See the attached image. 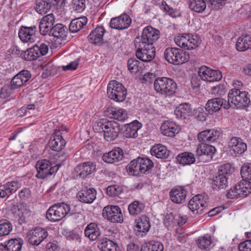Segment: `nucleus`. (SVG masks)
<instances>
[{
  "instance_id": "15",
  "label": "nucleus",
  "mask_w": 251,
  "mask_h": 251,
  "mask_svg": "<svg viewBox=\"0 0 251 251\" xmlns=\"http://www.w3.org/2000/svg\"><path fill=\"white\" fill-rule=\"evenodd\" d=\"M120 130L119 124L114 121H108L103 132L105 140L108 142L114 141L118 137Z\"/></svg>"
},
{
  "instance_id": "24",
  "label": "nucleus",
  "mask_w": 251,
  "mask_h": 251,
  "mask_svg": "<svg viewBox=\"0 0 251 251\" xmlns=\"http://www.w3.org/2000/svg\"><path fill=\"white\" fill-rule=\"evenodd\" d=\"M96 195L97 192L95 189L86 187L78 191L77 197L82 202L91 203L96 199Z\"/></svg>"
},
{
  "instance_id": "35",
  "label": "nucleus",
  "mask_w": 251,
  "mask_h": 251,
  "mask_svg": "<svg viewBox=\"0 0 251 251\" xmlns=\"http://www.w3.org/2000/svg\"><path fill=\"white\" fill-rule=\"evenodd\" d=\"M150 152L152 156L160 159H166L169 156L170 154V151L166 147L160 144L153 146L151 149Z\"/></svg>"
},
{
  "instance_id": "45",
  "label": "nucleus",
  "mask_w": 251,
  "mask_h": 251,
  "mask_svg": "<svg viewBox=\"0 0 251 251\" xmlns=\"http://www.w3.org/2000/svg\"><path fill=\"white\" fill-rule=\"evenodd\" d=\"M227 177L218 174L213 179V187L214 189H224L227 186Z\"/></svg>"
},
{
  "instance_id": "1",
  "label": "nucleus",
  "mask_w": 251,
  "mask_h": 251,
  "mask_svg": "<svg viewBox=\"0 0 251 251\" xmlns=\"http://www.w3.org/2000/svg\"><path fill=\"white\" fill-rule=\"evenodd\" d=\"M155 91L166 96L174 94L176 89V84L172 78L159 77L155 78L153 83Z\"/></svg>"
},
{
  "instance_id": "62",
  "label": "nucleus",
  "mask_w": 251,
  "mask_h": 251,
  "mask_svg": "<svg viewBox=\"0 0 251 251\" xmlns=\"http://www.w3.org/2000/svg\"><path fill=\"white\" fill-rule=\"evenodd\" d=\"M175 223V218L173 214L170 213L165 216L164 220V224L167 227L173 226Z\"/></svg>"
},
{
  "instance_id": "63",
  "label": "nucleus",
  "mask_w": 251,
  "mask_h": 251,
  "mask_svg": "<svg viewBox=\"0 0 251 251\" xmlns=\"http://www.w3.org/2000/svg\"><path fill=\"white\" fill-rule=\"evenodd\" d=\"M34 46L38 49L37 52L39 53V57L46 54L48 51V47L45 44L41 43L39 45H35Z\"/></svg>"
},
{
  "instance_id": "56",
  "label": "nucleus",
  "mask_w": 251,
  "mask_h": 251,
  "mask_svg": "<svg viewBox=\"0 0 251 251\" xmlns=\"http://www.w3.org/2000/svg\"><path fill=\"white\" fill-rule=\"evenodd\" d=\"M122 191V188L116 185L109 186L106 189L107 194L111 197L117 196L120 194Z\"/></svg>"
},
{
  "instance_id": "38",
  "label": "nucleus",
  "mask_w": 251,
  "mask_h": 251,
  "mask_svg": "<svg viewBox=\"0 0 251 251\" xmlns=\"http://www.w3.org/2000/svg\"><path fill=\"white\" fill-rule=\"evenodd\" d=\"M84 234L90 240L95 241L100 235V231L96 224L91 223L86 227Z\"/></svg>"
},
{
  "instance_id": "29",
  "label": "nucleus",
  "mask_w": 251,
  "mask_h": 251,
  "mask_svg": "<svg viewBox=\"0 0 251 251\" xmlns=\"http://www.w3.org/2000/svg\"><path fill=\"white\" fill-rule=\"evenodd\" d=\"M96 169V165L92 162H86L78 165L74 172L79 176L84 178L92 173Z\"/></svg>"
},
{
  "instance_id": "22",
  "label": "nucleus",
  "mask_w": 251,
  "mask_h": 251,
  "mask_svg": "<svg viewBox=\"0 0 251 251\" xmlns=\"http://www.w3.org/2000/svg\"><path fill=\"white\" fill-rule=\"evenodd\" d=\"M222 107L225 109H228L229 103L224 99L217 98L208 100L206 104L205 109L209 113H213L218 111Z\"/></svg>"
},
{
  "instance_id": "23",
  "label": "nucleus",
  "mask_w": 251,
  "mask_h": 251,
  "mask_svg": "<svg viewBox=\"0 0 251 251\" xmlns=\"http://www.w3.org/2000/svg\"><path fill=\"white\" fill-rule=\"evenodd\" d=\"M68 32L67 27L62 24H57L53 26L49 33L50 36L54 37L55 42L61 44L62 40H65Z\"/></svg>"
},
{
  "instance_id": "32",
  "label": "nucleus",
  "mask_w": 251,
  "mask_h": 251,
  "mask_svg": "<svg viewBox=\"0 0 251 251\" xmlns=\"http://www.w3.org/2000/svg\"><path fill=\"white\" fill-rule=\"evenodd\" d=\"M105 32L104 28L102 26H97L93 30L88 36L90 43L93 44H99L103 41V36Z\"/></svg>"
},
{
  "instance_id": "17",
  "label": "nucleus",
  "mask_w": 251,
  "mask_h": 251,
  "mask_svg": "<svg viewBox=\"0 0 251 251\" xmlns=\"http://www.w3.org/2000/svg\"><path fill=\"white\" fill-rule=\"evenodd\" d=\"M131 24V19L126 14H122L119 17L111 19L110 26L112 28L123 30L129 27Z\"/></svg>"
},
{
  "instance_id": "11",
  "label": "nucleus",
  "mask_w": 251,
  "mask_h": 251,
  "mask_svg": "<svg viewBox=\"0 0 251 251\" xmlns=\"http://www.w3.org/2000/svg\"><path fill=\"white\" fill-rule=\"evenodd\" d=\"M136 49V57L143 62H150L155 55V49L154 46H146L145 45L137 47L136 43H134Z\"/></svg>"
},
{
  "instance_id": "37",
  "label": "nucleus",
  "mask_w": 251,
  "mask_h": 251,
  "mask_svg": "<svg viewBox=\"0 0 251 251\" xmlns=\"http://www.w3.org/2000/svg\"><path fill=\"white\" fill-rule=\"evenodd\" d=\"M108 116L120 121H124L127 118L126 111L120 108L109 107L107 109Z\"/></svg>"
},
{
  "instance_id": "20",
  "label": "nucleus",
  "mask_w": 251,
  "mask_h": 251,
  "mask_svg": "<svg viewBox=\"0 0 251 251\" xmlns=\"http://www.w3.org/2000/svg\"><path fill=\"white\" fill-rule=\"evenodd\" d=\"M187 193V191L183 187L177 186L171 189L170 197L172 202L181 204L185 201Z\"/></svg>"
},
{
  "instance_id": "5",
  "label": "nucleus",
  "mask_w": 251,
  "mask_h": 251,
  "mask_svg": "<svg viewBox=\"0 0 251 251\" xmlns=\"http://www.w3.org/2000/svg\"><path fill=\"white\" fill-rule=\"evenodd\" d=\"M107 93L110 99L117 102H122L126 98V90L122 83L113 80L108 84Z\"/></svg>"
},
{
  "instance_id": "64",
  "label": "nucleus",
  "mask_w": 251,
  "mask_h": 251,
  "mask_svg": "<svg viewBox=\"0 0 251 251\" xmlns=\"http://www.w3.org/2000/svg\"><path fill=\"white\" fill-rule=\"evenodd\" d=\"M239 251H251V240H246L239 244Z\"/></svg>"
},
{
  "instance_id": "33",
  "label": "nucleus",
  "mask_w": 251,
  "mask_h": 251,
  "mask_svg": "<svg viewBox=\"0 0 251 251\" xmlns=\"http://www.w3.org/2000/svg\"><path fill=\"white\" fill-rule=\"evenodd\" d=\"M163 135L173 137L178 132L177 126L173 122L166 121L161 125L160 127Z\"/></svg>"
},
{
  "instance_id": "50",
  "label": "nucleus",
  "mask_w": 251,
  "mask_h": 251,
  "mask_svg": "<svg viewBox=\"0 0 251 251\" xmlns=\"http://www.w3.org/2000/svg\"><path fill=\"white\" fill-rule=\"evenodd\" d=\"M37 48L35 46L28 49L24 54V57L26 61H32L36 60L39 57L38 52H37Z\"/></svg>"
},
{
  "instance_id": "30",
  "label": "nucleus",
  "mask_w": 251,
  "mask_h": 251,
  "mask_svg": "<svg viewBox=\"0 0 251 251\" xmlns=\"http://www.w3.org/2000/svg\"><path fill=\"white\" fill-rule=\"evenodd\" d=\"M216 149L214 146L207 143H201L197 147L196 155L200 158L205 156L208 159H211Z\"/></svg>"
},
{
  "instance_id": "58",
  "label": "nucleus",
  "mask_w": 251,
  "mask_h": 251,
  "mask_svg": "<svg viewBox=\"0 0 251 251\" xmlns=\"http://www.w3.org/2000/svg\"><path fill=\"white\" fill-rule=\"evenodd\" d=\"M111 245H114V242L110 240L105 238L101 240L98 247L102 251H108L111 247Z\"/></svg>"
},
{
  "instance_id": "8",
  "label": "nucleus",
  "mask_w": 251,
  "mask_h": 251,
  "mask_svg": "<svg viewBox=\"0 0 251 251\" xmlns=\"http://www.w3.org/2000/svg\"><path fill=\"white\" fill-rule=\"evenodd\" d=\"M60 165L58 164L52 166L51 162L47 159L39 160L36 164V168L37 170L36 176L41 179H44L56 173Z\"/></svg>"
},
{
  "instance_id": "42",
  "label": "nucleus",
  "mask_w": 251,
  "mask_h": 251,
  "mask_svg": "<svg viewBox=\"0 0 251 251\" xmlns=\"http://www.w3.org/2000/svg\"><path fill=\"white\" fill-rule=\"evenodd\" d=\"M177 161L183 165H191L195 161L194 155L191 152H184L179 153L176 157Z\"/></svg>"
},
{
  "instance_id": "34",
  "label": "nucleus",
  "mask_w": 251,
  "mask_h": 251,
  "mask_svg": "<svg viewBox=\"0 0 251 251\" xmlns=\"http://www.w3.org/2000/svg\"><path fill=\"white\" fill-rule=\"evenodd\" d=\"M142 125L138 121L126 124L124 131L125 136L128 138H136L138 136V131L141 128Z\"/></svg>"
},
{
  "instance_id": "13",
  "label": "nucleus",
  "mask_w": 251,
  "mask_h": 251,
  "mask_svg": "<svg viewBox=\"0 0 251 251\" xmlns=\"http://www.w3.org/2000/svg\"><path fill=\"white\" fill-rule=\"evenodd\" d=\"M198 74L201 79L208 82L219 81L222 77L221 72L214 70L206 66H202L199 69Z\"/></svg>"
},
{
  "instance_id": "47",
  "label": "nucleus",
  "mask_w": 251,
  "mask_h": 251,
  "mask_svg": "<svg viewBox=\"0 0 251 251\" xmlns=\"http://www.w3.org/2000/svg\"><path fill=\"white\" fill-rule=\"evenodd\" d=\"M212 240L210 236L205 235L199 237L197 241V244L199 248L203 250H209Z\"/></svg>"
},
{
  "instance_id": "53",
  "label": "nucleus",
  "mask_w": 251,
  "mask_h": 251,
  "mask_svg": "<svg viewBox=\"0 0 251 251\" xmlns=\"http://www.w3.org/2000/svg\"><path fill=\"white\" fill-rule=\"evenodd\" d=\"M161 9L173 18H176L180 15V12L178 9L172 8L165 2H162Z\"/></svg>"
},
{
  "instance_id": "4",
  "label": "nucleus",
  "mask_w": 251,
  "mask_h": 251,
  "mask_svg": "<svg viewBox=\"0 0 251 251\" xmlns=\"http://www.w3.org/2000/svg\"><path fill=\"white\" fill-rule=\"evenodd\" d=\"M201 41L200 37L197 34H182L175 38L176 44L187 50L195 49L200 45Z\"/></svg>"
},
{
  "instance_id": "49",
  "label": "nucleus",
  "mask_w": 251,
  "mask_h": 251,
  "mask_svg": "<svg viewBox=\"0 0 251 251\" xmlns=\"http://www.w3.org/2000/svg\"><path fill=\"white\" fill-rule=\"evenodd\" d=\"M140 165L141 166L140 169L142 170L143 174L151 170L153 166L152 161L147 157H139L138 158Z\"/></svg>"
},
{
  "instance_id": "46",
  "label": "nucleus",
  "mask_w": 251,
  "mask_h": 251,
  "mask_svg": "<svg viewBox=\"0 0 251 251\" xmlns=\"http://www.w3.org/2000/svg\"><path fill=\"white\" fill-rule=\"evenodd\" d=\"M141 166L138 158L136 160L131 161L127 166V170L128 173L133 176H139L143 174L140 169Z\"/></svg>"
},
{
  "instance_id": "14",
  "label": "nucleus",
  "mask_w": 251,
  "mask_h": 251,
  "mask_svg": "<svg viewBox=\"0 0 251 251\" xmlns=\"http://www.w3.org/2000/svg\"><path fill=\"white\" fill-rule=\"evenodd\" d=\"M228 147L230 153L235 156L242 154L247 149V144L238 137H233L230 139Z\"/></svg>"
},
{
  "instance_id": "3",
  "label": "nucleus",
  "mask_w": 251,
  "mask_h": 251,
  "mask_svg": "<svg viewBox=\"0 0 251 251\" xmlns=\"http://www.w3.org/2000/svg\"><path fill=\"white\" fill-rule=\"evenodd\" d=\"M159 31L149 25L143 29L141 37L135 38L134 43H136L138 47L143 45L153 46V44L159 39Z\"/></svg>"
},
{
  "instance_id": "21",
  "label": "nucleus",
  "mask_w": 251,
  "mask_h": 251,
  "mask_svg": "<svg viewBox=\"0 0 251 251\" xmlns=\"http://www.w3.org/2000/svg\"><path fill=\"white\" fill-rule=\"evenodd\" d=\"M55 22L53 14H50L44 16L41 20L39 25V31L43 35H46L51 31Z\"/></svg>"
},
{
  "instance_id": "39",
  "label": "nucleus",
  "mask_w": 251,
  "mask_h": 251,
  "mask_svg": "<svg viewBox=\"0 0 251 251\" xmlns=\"http://www.w3.org/2000/svg\"><path fill=\"white\" fill-rule=\"evenodd\" d=\"M136 227L137 231L146 233L149 231L151 227L150 218L145 215L139 217L136 220Z\"/></svg>"
},
{
  "instance_id": "18",
  "label": "nucleus",
  "mask_w": 251,
  "mask_h": 251,
  "mask_svg": "<svg viewBox=\"0 0 251 251\" xmlns=\"http://www.w3.org/2000/svg\"><path fill=\"white\" fill-rule=\"evenodd\" d=\"M48 235L47 230L41 227H36L29 232L28 240L34 245H39Z\"/></svg>"
},
{
  "instance_id": "6",
  "label": "nucleus",
  "mask_w": 251,
  "mask_h": 251,
  "mask_svg": "<svg viewBox=\"0 0 251 251\" xmlns=\"http://www.w3.org/2000/svg\"><path fill=\"white\" fill-rule=\"evenodd\" d=\"M70 209V205L64 202L55 204L48 210L47 218L52 222L60 221L69 213Z\"/></svg>"
},
{
  "instance_id": "28",
  "label": "nucleus",
  "mask_w": 251,
  "mask_h": 251,
  "mask_svg": "<svg viewBox=\"0 0 251 251\" xmlns=\"http://www.w3.org/2000/svg\"><path fill=\"white\" fill-rule=\"evenodd\" d=\"M219 137V132L213 129L205 130L199 133L198 139L200 142L204 143H213Z\"/></svg>"
},
{
  "instance_id": "55",
  "label": "nucleus",
  "mask_w": 251,
  "mask_h": 251,
  "mask_svg": "<svg viewBox=\"0 0 251 251\" xmlns=\"http://www.w3.org/2000/svg\"><path fill=\"white\" fill-rule=\"evenodd\" d=\"M85 2V0H73L72 7L77 13L82 12L86 7Z\"/></svg>"
},
{
  "instance_id": "43",
  "label": "nucleus",
  "mask_w": 251,
  "mask_h": 251,
  "mask_svg": "<svg viewBox=\"0 0 251 251\" xmlns=\"http://www.w3.org/2000/svg\"><path fill=\"white\" fill-rule=\"evenodd\" d=\"M145 207V204L138 201L131 202L128 207L129 214L133 216L141 213Z\"/></svg>"
},
{
  "instance_id": "59",
  "label": "nucleus",
  "mask_w": 251,
  "mask_h": 251,
  "mask_svg": "<svg viewBox=\"0 0 251 251\" xmlns=\"http://www.w3.org/2000/svg\"><path fill=\"white\" fill-rule=\"evenodd\" d=\"M231 172V165L228 164H225L221 165L219 168L218 174L225 176L227 177V175H229Z\"/></svg>"
},
{
  "instance_id": "12",
  "label": "nucleus",
  "mask_w": 251,
  "mask_h": 251,
  "mask_svg": "<svg viewBox=\"0 0 251 251\" xmlns=\"http://www.w3.org/2000/svg\"><path fill=\"white\" fill-rule=\"evenodd\" d=\"M102 216L112 223H121L123 221L120 208L118 206L108 205L104 207Z\"/></svg>"
},
{
  "instance_id": "10",
  "label": "nucleus",
  "mask_w": 251,
  "mask_h": 251,
  "mask_svg": "<svg viewBox=\"0 0 251 251\" xmlns=\"http://www.w3.org/2000/svg\"><path fill=\"white\" fill-rule=\"evenodd\" d=\"M251 192V182L244 180L236 184L233 189H230L227 193L228 198L234 199L238 197H246Z\"/></svg>"
},
{
  "instance_id": "31",
  "label": "nucleus",
  "mask_w": 251,
  "mask_h": 251,
  "mask_svg": "<svg viewBox=\"0 0 251 251\" xmlns=\"http://www.w3.org/2000/svg\"><path fill=\"white\" fill-rule=\"evenodd\" d=\"M50 148L56 151L62 150L66 145L65 140L62 138L59 130L55 131L52 136V139L50 142Z\"/></svg>"
},
{
  "instance_id": "2",
  "label": "nucleus",
  "mask_w": 251,
  "mask_h": 251,
  "mask_svg": "<svg viewBox=\"0 0 251 251\" xmlns=\"http://www.w3.org/2000/svg\"><path fill=\"white\" fill-rule=\"evenodd\" d=\"M251 102L250 96L246 91L239 89H231L228 94L229 108L231 105L237 108H244L248 106Z\"/></svg>"
},
{
  "instance_id": "19",
  "label": "nucleus",
  "mask_w": 251,
  "mask_h": 251,
  "mask_svg": "<svg viewBox=\"0 0 251 251\" xmlns=\"http://www.w3.org/2000/svg\"><path fill=\"white\" fill-rule=\"evenodd\" d=\"M31 77V74L27 70H23L15 75L12 79L10 86L12 89H16L23 86Z\"/></svg>"
},
{
  "instance_id": "51",
  "label": "nucleus",
  "mask_w": 251,
  "mask_h": 251,
  "mask_svg": "<svg viewBox=\"0 0 251 251\" xmlns=\"http://www.w3.org/2000/svg\"><path fill=\"white\" fill-rule=\"evenodd\" d=\"M140 63L135 58H131L127 62V67L129 71L132 73H136L140 71L141 67Z\"/></svg>"
},
{
  "instance_id": "16",
  "label": "nucleus",
  "mask_w": 251,
  "mask_h": 251,
  "mask_svg": "<svg viewBox=\"0 0 251 251\" xmlns=\"http://www.w3.org/2000/svg\"><path fill=\"white\" fill-rule=\"evenodd\" d=\"M35 25L27 27L22 26L19 30V38L23 43H32L36 39Z\"/></svg>"
},
{
  "instance_id": "57",
  "label": "nucleus",
  "mask_w": 251,
  "mask_h": 251,
  "mask_svg": "<svg viewBox=\"0 0 251 251\" xmlns=\"http://www.w3.org/2000/svg\"><path fill=\"white\" fill-rule=\"evenodd\" d=\"M108 121L105 119H101L98 121H97L94 123L93 126V128L95 132H104V128L106 127V124Z\"/></svg>"
},
{
  "instance_id": "48",
  "label": "nucleus",
  "mask_w": 251,
  "mask_h": 251,
  "mask_svg": "<svg viewBox=\"0 0 251 251\" xmlns=\"http://www.w3.org/2000/svg\"><path fill=\"white\" fill-rule=\"evenodd\" d=\"M12 229L11 223L6 219L0 220V237L8 235Z\"/></svg>"
},
{
  "instance_id": "9",
  "label": "nucleus",
  "mask_w": 251,
  "mask_h": 251,
  "mask_svg": "<svg viewBox=\"0 0 251 251\" xmlns=\"http://www.w3.org/2000/svg\"><path fill=\"white\" fill-rule=\"evenodd\" d=\"M208 198L206 194L197 195L188 202V207L194 214L201 213L208 206Z\"/></svg>"
},
{
  "instance_id": "36",
  "label": "nucleus",
  "mask_w": 251,
  "mask_h": 251,
  "mask_svg": "<svg viewBox=\"0 0 251 251\" xmlns=\"http://www.w3.org/2000/svg\"><path fill=\"white\" fill-rule=\"evenodd\" d=\"M192 108L190 104L184 103L179 104L175 110V114L178 119H185L192 114Z\"/></svg>"
},
{
  "instance_id": "61",
  "label": "nucleus",
  "mask_w": 251,
  "mask_h": 251,
  "mask_svg": "<svg viewBox=\"0 0 251 251\" xmlns=\"http://www.w3.org/2000/svg\"><path fill=\"white\" fill-rule=\"evenodd\" d=\"M226 93V90L224 85H219L213 87L211 89V93L216 96H221Z\"/></svg>"
},
{
  "instance_id": "41",
  "label": "nucleus",
  "mask_w": 251,
  "mask_h": 251,
  "mask_svg": "<svg viewBox=\"0 0 251 251\" xmlns=\"http://www.w3.org/2000/svg\"><path fill=\"white\" fill-rule=\"evenodd\" d=\"M87 23L86 17H82L73 20L69 25V30L72 33L79 31Z\"/></svg>"
},
{
  "instance_id": "52",
  "label": "nucleus",
  "mask_w": 251,
  "mask_h": 251,
  "mask_svg": "<svg viewBox=\"0 0 251 251\" xmlns=\"http://www.w3.org/2000/svg\"><path fill=\"white\" fill-rule=\"evenodd\" d=\"M240 173L243 179L251 180V164H244L241 168Z\"/></svg>"
},
{
  "instance_id": "44",
  "label": "nucleus",
  "mask_w": 251,
  "mask_h": 251,
  "mask_svg": "<svg viewBox=\"0 0 251 251\" xmlns=\"http://www.w3.org/2000/svg\"><path fill=\"white\" fill-rule=\"evenodd\" d=\"M163 244L158 241H151L142 246L140 251H163Z\"/></svg>"
},
{
  "instance_id": "25",
  "label": "nucleus",
  "mask_w": 251,
  "mask_h": 251,
  "mask_svg": "<svg viewBox=\"0 0 251 251\" xmlns=\"http://www.w3.org/2000/svg\"><path fill=\"white\" fill-rule=\"evenodd\" d=\"M213 0H189V7L194 12L201 13L204 11L206 7V2L208 6L213 9L214 8Z\"/></svg>"
},
{
  "instance_id": "26",
  "label": "nucleus",
  "mask_w": 251,
  "mask_h": 251,
  "mask_svg": "<svg viewBox=\"0 0 251 251\" xmlns=\"http://www.w3.org/2000/svg\"><path fill=\"white\" fill-rule=\"evenodd\" d=\"M23 240L20 238L11 239L4 244H0V251H20Z\"/></svg>"
},
{
  "instance_id": "7",
  "label": "nucleus",
  "mask_w": 251,
  "mask_h": 251,
  "mask_svg": "<svg viewBox=\"0 0 251 251\" xmlns=\"http://www.w3.org/2000/svg\"><path fill=\"white\" fill-rule=\"evenodd\" d=\"M166 60L169 63L178 65L182 64L188 59V56L181 49L174 48H167L164 52Z\"/></svg>"
},
{
  "instance_id": "27",
  "label": "nucleus",
  "mask_w": 251,
  "mask_h": 251,
  "mask_svg": "<svg viewBox=\"0 0 251 251\" xmlns=\"http://www.w3.org/2000/svg\"><path fill=\"white\" fill-rule=\"evenodd\" d=\"M123 157L122 149L117 148L107 153H104L102 156V160L106 163L112 164L122 160Z\"/></svg>"
},
{
  "instance_id": "54",
  "label": "nucleus",
  "mask_w": 251,
  "mask_h": 251,
  "mask_svg": "<svg viewBox=\"0 0 251 251\" xmlns=\"http://www.w3.org/2000/svg\"><path fill=\"white\" fill-rule=\"evenodd\" d=\"M51 8L50 5L45 0H41L36 3V11L39 14L47 13Z\"/></svg>"
},
{
  "instance_id": "60",
  "label": "nucleus",
  "mask_w": 251,
  "mask_h": 251,
  "mask_svg": "<svg viewBox=\"0 0 251 251\" xmlns=\"http://www.w3.org/2000/svg\"><path fill=\"white\" fill-rule=\"evenodd\" d=\"M13 194L11 190L6 183L0 186V197L4 198Z\"/></svg>"
},
{
  "instance_id": "40",
  "label": "nucleus",
  "mask_w": 251,
  "mask_h": 251,
  "mask_svg": "<svg viewBox=\"0 0 251 251\" xmlns=\"http://www.w3.org/2000/svg\"><path fill=\"white\" fill-rule=\"evenodd\" d=\"M236 47L240 51H244L248 49H251V35H246L238 38Z\"/></svg>"
}]
</instances>
